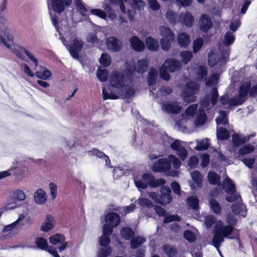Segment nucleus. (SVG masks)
I'll return each mask as SVG.
<instances>
[{"label":"nucleus","mask_w":257,"mask_h":257,"mask_svg":"<svg viewBox=\"0 0 257 257\" xmlns=\"http://www.w3.org/2000/svg\"><path fill=\"white\" fill-rule=\"evenodd\" d=\"M89 153L90 155L95 156L97 157L101 158L102 160H104L106 166L109 168L112 167V166L109 165L110 161L108 157L102 152H101L96 149H93L89 152Z\"/></svg>","instance_id":"32"},{"label":"nucleus","mask_w":257,"mask_h":257,"mask_svg":"<svg viewBox=\"0 0 257 257\" xmlns=\"http://www.w3.org/2000/svg\"><path fill=\"white\" fill-rule=\"evenodd\" d=\"M204 40L202 38H198L193 41V51L194 53L198 52L203 45Z\"/></svg>","instance_id":"55"},{"label":"nucleus","mask_w":257,"mask_h":257,"mask_svg":"<svg viewBox=\"0 0 257 257\" xmlns=\"http://www.w3.org/2000/svg\"><path fill=\"white\" fill-rule=\"evenodd\" d=\"M109 83L111 88L103 87L102 89L104 100L130 97L135 94L134 85L128 75L113 71L109 76Z\"/></svg>","instance_id":"1"},{"label":"nucleus","mask_w":257,"mask_h":257,"mask_svg":"<svg viewBox=\"0 0 257 257\" xmlns=\"http://www.w3.org/2000/svg\"><path fill=\"white\" fill-rule=\"evenodd\" d=\"M237 220L232 213H229L226 216L228 225L224 226L223 223L220 220L216 222L212 238V244L218 250L220 244L224 241V237L233 238L235 237L234 235L231 236V234L234 230L232 225L236 223Z\"/></svg>","instance_id":"2"},{"label":"nucleus","mask_w":257,"mask_h":257,"mask_svg":"<svg viewBox=\"0 0 257 257\" xmlns=\"http://www.w3.org/2000/svg\"><path fill=\"white\" fill-rule=\"evenodd\" d=\"M36 244L38 247L43 250H45L48 246V242L47 240L41 237H39L36 239Z\"/></svg>","instance_id":"63"},{"label":"nucleus","mask_w":257,"mask_h":257,"mask_svg":"<svg viewBox=\"0 0 257 257\" xmlns=\"http://www.w3.org/2000/svg\"><path fill=\"white\" fill-rule=\"evenodd\" d=\"M91 15L96 16L101 19L106 20L107 18L106 13L101 9H94L90 11Z\"/></svg>","instance_id":"57"},{"label":"nucleus","mask_w":257,"mask_h":257,"mask_svg":"<svg viewBox=\"0 0 257 257\" xmlns=\"http://www.w3.org/2000/svg\"><path fill=\"white\" fill-rule=\"evenodd\" d=\"M191 178L199 188H201L202 186V178L203 176L200 172L198 171H194L191 174Z\"/></svg>","instance_id":"39"},{"label":"nucleus","mask_w":257,"mask_h":257,"mask_svg":"<svg viewBox=\"0 0 257 257\" xmlns=\"http://www.w3.org/2000/svg\"><path fill=\"white\" fill-rule=\"evenodd\" d=\"M254 150V147L250 144L245 145L242 146L238 151V158L245 155H248Z\"/></svg>","instance_id":"40"},{"label":"nucleus","mask_w":257,"mask_h":257,"mask_svg":"<svg viewBox=\"0 0 257 257\" xmlns=\"http://www.w3.org/2000/svg\"><path fill=\"white\" fill-rule=\"evenodd\" d=\"M49 8H51L56 12L60 13L65 8L64 4L62 0H48Z\"/></svg>","instance_id":"28"},{"label":"nucleus","mask_w":257,"mask_h":257,"mask_svg":"<svg viewBox=\"0 0 257 257\" xmlns=\"http://www.w3.org/2000/svg\"><path fill=\"white\" fill-rule=\"evenodd\" d=\"M158 76V72L157 69L151 68L149 71L148 75V84L150 86V91L152 92L155 89V85Z\"/></svg>","instance_id":"25"},{"label":"nucleus","mask_w":257,"mask_h":257,"mask_svg":"<svg viewBox=\"0 0 257 257\" xmlns=\"http://www.w3.org/2000/svg\"><path fill=\"white\" fill-rule=\"evenodd\" d=\"M65 240V237L61 234H56L49 237V241L50 243L53 245L61 244Z\"/></svg>","instance_id":"46"},{"label":"nucleus","mask_w":257,"mask_h":257,"mask_svg":"<svg viewBox=\"0 0 257 257\" xmlns=\"http://www.w3.org/2000/svg\"><path fill=\"white\" fill-rule=\"evenodd\" d=\"M165 19L172 25H175L177 22V14L171 10H168L165 15Z\"/></svg>","instance_id":"38"},{"label":"nucleus","mask_w":257,"mask_h":257,"mask_svg":"<svg viewBox=\"0 0 257 257\" xmlns=\"http://www.w3.org/2000/svg\"><path fill=\"white\" fill-rule=\"evenodd\" d=\"M178 21L187 27H191L192 26L194 18L190 13L186 12L180 14Z\"/></svg>","instance_id":"24"},{"label":"nucleus","mask_w":257,"mask_h":257,"mask_svg":"<svg viewBox=\"0 0 257 257\" xmlns=\"http://www.w3.org/2000/svg\"><path fill=\"white\" fill-rule=\"evenodd\" d=\"M234 40L235 37L232 33L227 32L225 34L223 43L225 45L226 48L224 49L220 48V51H222L221 52V58L216 61V55L213 51L210 52L208 54V63L210 66L213 67L216 65L220 66L225 63V59L228 58L229 53V49L227 47L232 44Z\"/></svg>","instance_id":"7"},{"label":"nucleus","mask_w":257,"mask_h":257,"mask_svg":"<svg viewBox=\"0 0 257 257\" xmlns=\"http://www.w3.org/2000/svg\"><path fill=\"white\" fill-rule=\"evenodd\" d=\"M77 11L82 16H86L88 10L81 0H74Z\"/></svg>","instance_id":"49"},{"label":"nucleus","mask_w":257,"mask_h":257,"mask_svg":"<svg viewBox=\"0 0 257 257\" xmlns=\"http://www.w3.org/2000/svg\"><path fill=\"white\" fill-rule=\"evenodd\" d=\"M146 241V238L145 237L141 236H136L131 241V248L133 249L136 248Z\"/></svg>","instance_id":"41"},{"label":"nucleus","mask_w":257,"mask_h":257,"mask_svg":"<svg viewBox=\"0 0 257 257\" xmlns=\"http://www.w3.org/2000/svg\"><path fill=\"white\" fill-rule=\"evenodd\" d=\"M219 76L218 73L212 74L208 79H205V85L207 86H213L218 82Z\"/></svg>","instance_id":"42"},{"label":"nucleus","mask_w":257,"mask_h":257,"mask_svg":"<svg viewBox=\"0 0 257 257\" xmlns=\"http://www.w3.org/2000/svg\"><path fill=\"white\" fill-rule=\"evenodd\" d=\"M26 198L25 193L21 190L13 192L12 197L9 200L5 206L7 210L14 209L19 205V203Z\"/></svg>","instance_id":"12"},{"label":"nucleus","mask_w":257,"mask_h":257,"mask_svg":"<svg viewBox=\"0 0 257 257\" xmlns=\"http://www.w3.org/2000/svg\"><path fill=\"white\" fill-rule=\"evenodd\" d=\"M181 162L175 156L169 155L167 158L158 160L153 167V170L157 172H165L171 176H177L178 174L176 170L180 168Z\"/></svg>","instance_id":"3"},{"label":"nucleus","mask_w":257,"mask_h":257,"mask_svg":"<svg viewBox=\"0 0 257 257\" xmlns=\"http://www.w3.org/2000/svg\"><path fill=\"white\" fill-rule=\"evenodd\" d=\"M87 41L93 45L97 44L99 43V40L97 38L95 32L89 33L86 37Z\"/></svg>","instance_id":"59"},{"label":"nucleus","mask_w":257,"mask_h":257,"mask_svg":"<svg viewBox=\"0 0 257 257\" xmlns=\"http://www.w3.org/2000/svg\"><path fill=\"white\" fill-rule=\"evenodd\" d=\"M200 89V86L194 81H189L185 84V89L181 93V97L184 101L194 102L196 97L195 95Z\"/></svg>","instance_id":"10"},{"label":"nucleus","mask_w":257,"mask_h":257,"mask_svg":"<svg viewBox=\"0 0 257 257\" xmlns=\"http://www.w3.org/2000/svg\"><path fill=\"white\" fill-rule=\"evenodd\" d=\"M177 40L178 44L183 48H187L190 43L189 35L184 32L179 33L177 36Z\"/></svg>","instance_id":"29"},{"label":"nucleus","mask_w":257,"mask_h":257,"mask_svg":"<svg viewBox=\"0 0 257 257\" xmlns=\"http://www.w3.org/2000/svg\"><path fill=\"white\" fill-rule=\"evenodd\" d=\"M83 42L81 39L75 38L73 40V43L69 47V52L74 58H78L79 52L81 51L83 47Z\"/></svg>","instance_id":"18"},{"label":"nucleus","mask_w":257,"mask_h":257,"mask_svg":"<svg viewBox=\"0 0 257 257\" xmlns=\"http://www.w3.org/2000/svg\"><path fill=\"white\" fill-rule=\"evenodd\" d=\"M250 139V136L244 137L237 134H233L232 137V143L234 147H238L241 144L246 143Z\"/></svg>","instance_id":"36"},{"label":"nucleus","mask_w":257,"mask_h":257,"mask_svg":"<svg viewBox=\"0 0 257 257\" xmlns=\"http://www.w3.org/2000/svg\"><path fill=\"white\" fill-rule=\"evenodd\" d=\"M210 208L216 214H219L221 211V207L218 202L215 200L211 199L210 202Z\"/></svg>","instance_id":"58"},{"label":"nucleus","mask_w":257,"mask_h":257,"mask_svg":"<svg viewBox=\"0 0 257 257\" xmlns=\"http://www.w3.org/2000/svg\"><path fill=\"white\" fill-rule=\"evenodd\" d=\"M163 250L168 256H172L176 253L175 249L169 245H165L164 246Z\"/></svg>","instance_id":"64"},{"label":"nucleus","mask_w":257,"mask_h":257,"mask_svg":"<svg viewBox=\"0 0 257 257\" xmlns=\"http://www.w3.org/2000/svg\"><path fill=\"white\" fill-rule=\"evenodd\" d=\"M106 46L108 50L117 52L121 49L122 43L117 38L111 36L106 39Z\"/></svg>","instance_id":"15"},{"label":"nucleus","mask_w":257,"mask_h":257,"mask_svg":"<svg viewBox=\"0 0 257 257\" xmlns=\"http://www.w3.org/2000/svg\"><path fill=\"white\" fill-rule=\"evenodd\" d=\"M121 236L126 240H130L135 235L134 232L129 227H124L120 230Z\"/></svg>","instance_id":"43"},{"label":"nucleus","mask_w":257,"mask_h":257,"mask_svg":"<svg viewBox=\"0 0 257 257\" xmlns=\"http://www.w3.org/2000/svg\"><path fill=\"white\" fill-rule=\"evenodd\" d=\"M182 62L173 58H167L159 68L160 77L165 81H169L171 76L169 72L174 73L180 70Z\"/></svg>","instance_id":"8"},{"label":"nucleus","mask_w":257,"mask_h":257,"mask_svg":"<svg viewBox=\"0 0 257 257\" xmlns=\"http://www.w3.org/2000/svg\"><path fill=\"white\" fill-rule=\"evenodd\" d=\"M35 202L38 205L44 204L47 200V196L46 192L42 189H38L34 193Z\"/></svg>","instance_id":"26"},{"label":"nucleus","mask_w":257,"mask_h":257,"mask_svg":"<svg viewBox=\"0 0 257 257\" xmlns=\"http://www.w3.org/2000/svg\"><path fill=\"white\" fill-rule=\"evenodd\" d=\"M217 126L223 124L225 125L228 123V119L226 113L224 111L219 112V115L215 119Z\"/></svg>","instance_id":"50"},{"label":"nucleus","mask_w":257,"mask_h":257,"mask_svg":"<svg viewBox=\"0 0 257 257\" xmlns=\"http://www.w3.org/2000/svg\"><path fill=\"white\" fill-rule=\"evenodd\" d=\"M8 20L4 17L0 16V36L7 38L12 34L8 27Z\"/></svg>","instance_id":"21"},{"label":"nucleus","mask_w":257,"mask_h":257,"mask_svg":"<svg viewBox=\"0 0 257 257\" xmlns=\"http://www.w3.org/2000/svg\"><path fill=\"white\" fill-rule=\"evenodd\" d=\"M197 234V231L195 228L193 230H186L184 232V237L189 242H192L195 241Z\"/></svg>","instance_id":"48"},{"label":"nucleus","mask_w":257,"mask_h":257,"mask_svg":"<svg viewBox=\"0 0 257 257\" xmlns=\"http://www.w3.org/2000/svg\"><path fill=\"white\" fill-rule=\"evenodd\" d=\"M148 66V61L147 59L139 60L134 65L131 62L125 63V69L128 73L131 74L135 70L139 73H144L147 71Z\"/></svg>","instance_id":"11"},{"label":"nucleus","mask_w":257,"mask_h":257,"mask_svg":"<svg viewBox=\"0 0 257 257\" xmlns=\"http://www.w3.org/2000/svg\"><path fill=\"white\" fill-rule=\"evenodd\" d=\"M130 42L132 48L138 52L142 51L145 48V45L137 36H132L130 39Z\"/></svg>","instance_id":"27"},{"label":"nucleus","mask_w":257,"mask_h":257,"mask_svg":"<svg viewBox=\"0 0 257 257\" xmlns=\"http://www.w3.org/2000/svg\"><path fill=\"white\" fill-rule=\"evenodd\" d=\"M207 178L210 184L218 185L220 183V177L214 172H209Z\"/></svg>","instance_id":"51"},{"label":"nucleus","mask_w":257,"mask_h":257,"mask_svg":"<svg viewBox=\"0 0 257 257\" xmlns=\"http://www.w3.org/2000/svg\"><path fill=\"white\" fill-rule=\"evenodd\" d=\"M97 77L100 81H105L108 77L107 71L104 69H99L97 72Z\"/></svg>","instance_id":"60"},{"label":"nucleus","mask_w":257,"mask_h":257,"mask_svg":"<svg viewBox=\"0 0 257 257\" xmlns=\"http://www.w3.org/2000/svg\"><path fill=\"white\" fill-rule=\"evenodd\" d=\"M232 210L235 214H239L243 217L245 216L246 209L245 206L242 204L233 205Z\"/></svg>","instance_id":"44"},{"label":"nucleus","mask_w":257,"mask_h":257,"mask_svg":"<svg viewBox=\"0 0 257 257\" xmlns=\"http://www.w3.org/2000/svg\"><path fill=\"white\" fill-rule=\"evenodd\" d=\"M174 39L162 38L160 40V44L162 49L164 51L168 50L171 46V42Z\"/></svg>","instance_id":"56"},{"label":"nucleus","mask_w":257,"mask_h":257,"mask_svg":"<svg viewBox=\"0 0 257 257\" xmlns=\"http://www.w3.org/2000/svg\"><path fill=\"white\" fill-rule=\"evenodd\" d=\"M180 56L182 59V62L185 64H187L193 58L192 52L188 51L181 52Z\"/></svg>","instance_id":"53"},{"label":"nucleus","mask_w":257,"mask_h":257,"mask_svg":"<svg viewBox=\"0 0 257 257\" xmlns=\"http://www.w3.org/2000/svg\"><path fill=\"white\" fill-rule=\"evenodd\" d=\"M250 84L248 83L242 84L240 87L238 95L234 96L229 99L228 96L224 95L221 96L219 103L221 105L228 104L229 106L241 105L246 100L247 90Z\"/></svg>","instance_id":"9"},{"label":"nucleus","mask_w":257,"mask_h":257,"mask_svg":"<svg viewBox=\"0 0 257 257\" xmlns=\"http://www.w3.org/2000/svg\"><path fill=\"white\" fill-rule=\"evenodd\" d=\"M198 203L199 200L196 197H192L187 199V203L194 210L198 208Z\"/></svg>","instance_id":"62"},{"label":"nucleus","mask_w":257,"mask_h":257,"mask_svg":"<svg viewBox=\"0 0 257 257\" xmlns=\"http://www.w3.org/2000/svg\"><path fill=\"white\" fill-rule=\"evenodd\" d=\"M0 45L9 49L12 52L22 59L24 58V54H25L30 60L35 63V66H38V61L33 54L26 50L24 47L14 43L13 34L9 35L7 38L1 35Z\"/></svg>","instance_id":"5"},{"label":"nucleus","mask_w":257,"mask_h":257,"mask_svg":"<svg viewBox=\"0 0 257 257\" xmlns=\"http://www.w3.org/2000/svg\"><path fill=\"white\" fill-rule=\"evenodd\" d=\"M146 43L147 48L151 51H157L159 49L158 42L151 37L146 38Z\"/></svg>","instance_id":"37"},{"label":"nucleus","mask_w":257,"mask_h":257,"mask_svg":"<svg viewBox=\"0 0 257 257\" xmlns=\"http://www.w3.org/2000/svg\"><path fill=\"white\" fill-rule=\"evenodd\" d=\"M209 140L207 138L197 140L196 141L197 145L196 146V149L198 151L206 150L209 146Z\"/></svg>","instance_id":"47"},{"label":"nucleus","mask_w":257,"mask_h":257,"mask_svg":"<svg viewBox=\"0 0 257 257\" xmlns=\"http://www.w3.org/2000/svg\"><path fill=\"white\" fill-rule=\"evenodd\" d=\"M55 224V221L53 217L48 214L46 215V219L44 222L41 225V229L44 232H47L51 229Z\"/></svg>","instance_id":"31"},{"label":"nucleus","mask_w":257,"mask_h":257,"mask_svg":"<svg viewBox=\"0 0 257 257\" xmlns=\"http://www.w3.org/2000/svg\"><path fill=\"white\" fill-rule=\"evenodd\" d=\"M163 140L170 145L171 148L175 152L186 145V143L179 140H175L167 135L163 136Z\"/></svg>","instance_id":"19"},{"label":"nucleus","mask_w":257,"mask_h":257,"mask_svg":"<svg viewBox=\"0 0 257 257\" xmlns=\"http://www.w3.org/2000/svg\"><path fill=\"white\" fill-rule=\"evenodd\" d=\"M120 218L117 213L115 212H109L105 216V224L111 228L116 227L119 223Z\"/></svg>","instance_id":"16"},{"label":"nucleus","mask_w":257,"mask_h":257,"mask_svg":"<svg viewBox=\"0 0 257 257\" xmlns=\"http://www.w3.org/2000/svg\"><path fill=\"white\" fill-rule=\"evenodd\" d=\"M52 22L53 25L56 28L57 31L61 33L60 30L62 31H64L65 33V35H69V33L71 32L73 34V29L70 28L66 26V22L64 21L61 22V27L59 26V23L58 22L57 20L55 17L52 18Z\"/></svg>","instance_id":"23"},{"label":"nucleus","mask_w":257,"mask_h":257,"mask_svg":"<svg viewBox=\"0 0 257 257\" xmlns=\"http://www.w3.org/2000/svg\"><path fill=\"white\" fill-rule=\"evenodd\" d=\"M51 71L44 67L40 66L39 70L35 72V75L39 78L43 80H47L51 76Z\"/></svg>","instance_id":"33"},{"label":"nucleus","mask_w":257,"mask_h":257,"mask_svg":"<svg viewBox=\"0 0 257 257\" xmlns=\"http://www.w3.org/2000/svg\"><path fill=\"white\" fill-rule=\"evenodd\" d=\"M223 189L228 193L232 194L235 192V187L234 184L228 177H226L222 182Z\"/></svg>","instance_id":"35"},{"label":"nucleus","mask_w":257,"mask_h":257,"mask_svg":"<svg viewBox=\"0 0 257 257\" xmlns=\"http://www.w3.org/2000/svg\"><path fill=\"white\" fill-rule=\"evenodd\" d=\"M103 235L99 238L100 245L103 246H107L110 241L109 236L112 232V229L107 225H103L102 228Z\"/></svg>","instance_id":"20"},{"label":"nucleus","mask_w":257,"mask_h":257,"mask_svg":"<svg viewBox=\"0 0 257 257\" xmlns=\"http://www.w3.org/2000/svg\"><path fill=\"white\" fill-rule=\"evenodd\" d=\"M199 26L203 32H207L212 26L211 18L207 14H203L199 20Z\"/></svg>","instance_id":"17"},{"label":"nucleus","mask_w":257,"mask_h":257,"mask_svg":"<svg viewBox=\"0 0 257 257\" xmlns=\"http://www.w3.org/2000/svg\"><path fill=\"white\" fill-rule=\"evenodd\" d=\"M99 62L104 67L109 66L111 62L110 56L107 53H103L99 58Z\"/></svg>","instance_id":"52"},{"label":"nucleus","mask_w":257,"mask_h":257,"mask_svg":"<svg viewBox=\"0 0 257 257\" xmlns=\"http://www.w3.org/2000/svg\"><path fill=\"white\" fill-rule=\"evenodd\" d=\"M159 33L162 38L175 39V35L171 30L165 26H160L158 29Z\"/></svg>","instance_id":"30"},{"label":"nucleus","mask_w":257,"mask_h":257,"mask_svg":"<svg viewBox=\"0 0 257 257\" xmlns=\"http://www.w3.org/2000/svg\"><path fill=\"white\" fill-rule=\"evenodd\" d=\"M162 110L167 112L178 113L181 111V107L174 103H165L162 106Z\"/></svg>","instance_id":"34"},{"label":"nucleus","mask_w":257,"mask_h":257,"mask_svg":"<svg viewBox=\"0 0 257 257\" xmlns=\"http://www.w3.org/2000/svg\"><path fill=\"white\" fill-rule=\"evenodd\" d=\"M216 135L218 139L220 140H227L229 138L228 131L221 126H217Z\"/></svg>","instance_id":"45"},{"label":"nucleus","mask_w":257,"mask_h":257,"mask_svg":"<svg viewBox=\"0 0 257 257\" xmlns=\"http://www.w3.org/2000/svg\"><path fill=\"white\" fill-rule=\"evenodd\" d=\"M136 202L143 207L151 208L153 206V204L150 200L144 197H140L136 201Z\"/></svg>","instance_id":"54"},{"label":"nucleus","mask_w":257,"mask_h":257,"mask_svg":"<svg viewBox=\"0 0 257 257\" xmlns=\"http://www.w3.org/2000/svg\"><path fill=\"white\" fill-rule=\"evenodd\" d=\"M25 218V216L24 214H20L16 221L4 227L3 232L5 233L8 232L7 235L12 233L16 228L23 226L25 224L24 222Z\"/></svg>","instance_id":"14"},{"label":"nucleus","mask_w":257,"mask_h":257,"mask_svg":"<svg viewBox=\"0 0 257 257\" xmlns=\"http://www.w3.org/2000/svg\"><path fill=\"white\" fill-rule=\"evenodd\" d=\"M190 70H193L195 73V78L198 81H201L206 78L207 74L206 68L201 65L193 64L188 68Z\"/></svg>","instance_id":"13"},{"label":"nucleus","mask_w":257,"mask_h":257,"mask_svg":"<svg viewBox=\"0 0 257 257\" xmlns=\"http://www.w3.org/2000/svg\"><path fill=\"white\" fill-rule=\"evenodd\" d=\"M218 97L217 89L216 87H213L210 92V102L211 106H214L216 103Z\"/></svg>","instance_id":"61"},{"label":"nucleus","mask_w":257,"mask_h":257,"mask_svg":"<svg viewBox=\"0 0 257 257\" xmlns=\"http://www.w3.org/2000/svg\"><path fill=\"white\" fill-rule=\"evenodd\" d=\"M175 125L178 130L185 132L189 124V119L187 116L182 114L178 119L176 120Z\"/></svg>","instance_id":"22"},{"label":"nucleus","mask_w":257,"mask_h":257,"mask_svg":"<svg viewBox=\"0 0 257 257\" xmlns=\"http://www.w3.org/2000/svg\"><path fill=\"white\" fill-rule=\"evenodd\" d=\"M134 181L139 191L146 189L148 186L156 188L164 185L165 181L163 179H156L150 173H144L142 175L135 174L134 175Z\"/></svg>","instance_id":"6"},{"label":"nucleus","mask_w":257,"mask_h":257,"mask_svg":"<svg viewBox=\"0 0 257 257\" xmlns=\"http://www.w3.org/2000/svg\"><path fill=\"white\" fill-rule=\"evenodd\" d=\"M210 102L209 97H206L202 99L200 101V107L197 112L198 106L197 104H192L190 105L185 111L186 116H193L196 114V117L194 121V124L195 127H200L203 125L206 120L207 116L205 114V110L209 108Z\"/></svg>","instance_id":"4"}]
</instances>
